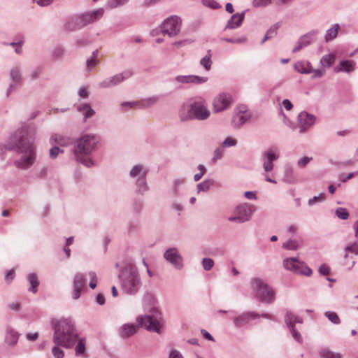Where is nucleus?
<instances>
[{
  "label": "nucleus",
  "mask_w": 358,
  "mask_h": 358,
  "mask_svg": "<svg viewBox=\"0 0 358 358\" xmlns=\"http://www.w3.org/2000/svg\"><path fill=\"white\" fill-rule=\"evenodd\" d=\"M132 75L133 72L131 71L127 70L122 71L111 77L105 78L98 83V87L102 89L114 87L122 83L124 80L131 77Z\"/></svg>",
  "instance_id": "13"
},
{
  "label": "nucleus",
  "mask_w": 358,
  "mask_h": 358,
  "mask_svg": "<svg viewBox=\"0 0 358 358\" xmlns=\"http://www.w3.org/2000/svg\"><path fill=\"white\" fill-rule=\"evenodd\" d=\"M20 334L10 329L6 331L5 342L10 346H14L17 344Z\"/></svg>",
  "instance_id": "29"
},
{
  "label": "nucleus",
  "mask_w": 358,
  "mask_h": 358,
  "mask_svg": "<svg viewBox=\"0 0 358 358\" xmlns=\"http://www.w3.org/2000/svg\"><path fill=\"white\" fill-rule=\"evenodd\" d=\"M169 358H183V356L178 350H172L169 354Z\"/></svg>",
  "instance_id": "60"
},
{
  "label": "nucleus",
  "mask_w": 358,
  "mask_h": 358,
  "mask_svg": "<svg viewBox=\"0 0 358 358\" xmlns=\"http://www.w3.org/2000/svg\"><path fill=\"white\" fill-rule=\"evenodd\" d=\"M324 315L333 324H339L341 323V320L336 313L333 311H327Z\"/></svg>",
  "instance_id": "38"
},
{
  "label": "nucleus",
  "mask_w": 358,
  "mask_h": 358,
  "mask_svg": "<svg viewBox=\"0 0 358 358\" xmlns=\"http://www.w3.org/2000/svg\"><path fill=\"white\" fill-rule=\"evenodd\" d=\"M104 10L99 8L92 12L83 13L76 16L71 21L66 24V29L69 30H74L81 29L91 23L95 22L101 19L103 15Z\"/></svg>",
  "instance_id": "7"
},
{
  "label": "nucleus",
  "mask_w": 358,
  "mask_h": 358,
  "mask_svg": "<svg viewBox=\"0 0 358 358\" xmlns=\"http://www.w3.org/2000/svg\"><path fill=\"white\" fill-rule=\"evenodd\" d=\"M159 100L158 96H151L148 99L138 101V105L141 108H148L156 103Z\"/></svg>",
  "instance_id": "36"
},
{
  "label": "nucleus",
  "mask_w": 358,
  "mask_h": 358,
  "mask_svg": "<svg viewBox=\"0 0 358 358\" xmlns=\"http://www.w3.org/2000/svg\"><path fill=\"white\" fill-rule=\"evenodd\" d=\"M214 184V181L213 180H206L200 182L197 185L198 192H208L210 187Z\"/></svg>",
  "instance_id": "35"
},
{
  "label": "nucleus",
  "mask_w": 358,
  "mask_h": 358,
  "mask_svg": "<svg viewBox=\"0 0 358 358\" xmlns=\"http://www.w3.org/2000/svg\"><path fill=\"white\" fill-rule=\"evenodd\" d=\"M355 62L351 60H342L340 62L339 64H338L334 68V71L336 73L338 72H345L350 73L355 71Z\"/></svg>",
  "instance_id": "24"
},
{
  "label": "nucleus",
  "mask_w": 358,
  "mask_h": 358,
  "mask_svg": "<svg viewBox=\"0 0 358 358\" xmlns=\"http://www.w3.org/2000/svg\"><path fill=\"white\" fill-rule=\"evenodd\" d=\"M282 248L289 250H296L298 248V244L296 241L289 240L282 244Z\"/></svg>",
  "instance_id": "44"
},
{
  "label": "nucleus",
  "mask_w": 358,
  "mask_h": 358,
  "mask_svg": "<svg viewBox=\"0 0 358 358\" xmlns=\"http://www.w3.org/2000/svg\"><path fill=\"white\" fill-rule=\"evenodd\" d=\"M336 216L341 220H347L349 217V213L346 208H338L336 210Z\"/></svg>",
  "instance_id": "42"
},
{
  "label": "nucleus",
  "mask_w": 358,
  "mask_h": 358,
  "mask_svg": "<svg viewBox=\"0 0 358 358\" xmlns=\"http://www.w3.org/2000/svg\"><path fill=\"white\" fill-rule=\"evenodd\" d=\"M118 278L121 289L127 294L135 295L142 286L137 268L132 264H126L120 271Z\"/></svg>",
  "instance_id": "5"
},
{
  "label": "nucleus",
  "mask_w": 358,
  "mask_h": 358,
  "mask_svg": "<svg viewBox=\"0 0 358 358\" xmlns=\"http://www.w3.org/2000/svg\"><path fill=\"white\" fill-rule=\"evenodd\" d=\"M60 152H63V150L59 147L55 146L50 150V157L51 159H55Z\"/></svg>",
  "instance_id": "55"
},
{
  "label": "nucleus",
  "mask_w": 358,
  "mask_h": 358,
  "mask_svg": "<svg viewBox=\"0 0 358 358\" xmlns=\"http://www.w3.org/2000/svg\"><path fill=\"white\" fill-rule=\"evenodd\" d=\"M35 136L36 132L33 128L23 126L9 137L4 147L8 150H15L21 155L14 162L17 168L27 169L34 163L36 157Z\"/></svg>",
  "instance_id": "1"
},
{
  "label": "nucleus",
  "mask_w": 358,
  "mask_h": 358,
  "mask_svg": "<svg viewBox=\"0 0 358 358\" xmlns=\"http://www.w3.org/2000/svg\"><path fill=\"white\" fill-rule=\"evenodd\" d=\"M237 144V141L233 138L227 137L225 140L222 143V146L223 148L232 147L235 146Z\"/></svg>",
  "instance_id": "52"
},
{
  "label": "nucleus",
  "mask_w": 358,
  "mask_h": 358,
  "mask_svg": "<svg viewBox=\"0 0 358 358\" xmlns=\"http://www.w3.org/2000/svg\"><path fill=\"white\" fill-rule=\"evenodd\" d=\"M89 275L91 278V281L89 284V286L91 289H94L96 286V273L93 271L89 273Z\"/></svg>",
  "instance_id": "57"
},
{
  "label": "nucleus",
  "mask_w": 358,
  "mask_h": 358,
  "mask_svg": "<svg viewBox=\"0 0 358 358\" xmlns=\"http://www.w3.org/2000/svg\"><path fill=\"white\" fill-rule=\"evenodd\" d=\"M320 355L321 358H342L341 354L335 353L328 349H322L320 352Z\"/></svg>",
  "instance_id": "37"
},
{
  "label": "nucleus",
  "mask_w": 358,
  "mask_h": 358,
  "mask_svg": "<svg viewBox=\"0 0 358 358\" xmlns=\"http://www.w3.org/2000/svg\"><path fill=\"white\" fill-rule=\"evenodd\" d=\"M78 338V334L74 323L70 319H62L54 326L52 341L54 344L62 348H73Z\"/></svg>",
  "instance_id": "4"
},
{
  "label": "nucleus",
  "mask_w": 358,
  "mask_h": 358,
  "mask_svg": "<svg viewBox=\"0 0 358 358\" xmlns=\"http://www.w3.org/2000/svg\"><path fill=\"white\" fill-rule=\"evenodd\" d=\"M86 341L85 338H78L75 344L76 355L78 357H84L86 352L85 348Z\"/></svg>",
  "instance_id": "30"
},
{
  "label": "nucleus",
  "mask_w": 358,
  "mask_h": 358,
  "mask_svg": "<svg viewBox=\"0 0 358 358\" xmlns=\"http://www.w3.org/2000/svg\"><path fill=\"white\" fill-rule=\"evenodd\" d=\"M319 272L320 274L327 275L330 274V268L326 264H322L319 268Z\"/></svg>",
  "instance_id": "58"
},
{
  "label": "nucleus",
  "mask_w": 358,
  "mask_h": 358,
  "mask_svg": "<svg viewBox=\"0 0 358 358\" xmlns=\"http://www.w3.org/2000/svg\"><path fill=\"white\" fill-rule=\"evenodd\" d=\"M252 288L256 292L257 296L262 302L271 303L274 300V292L262 280L254 278L252 280Z\"/></svg>",
  "instance_id": "10"
},
{
  "label": "nucleus",
  "mask_w": 358,
  "mask_h": 358,
  "mask_svg": "<svg viewBox=\"0 0 358 358\" xmlns=\"http://www.w3.org/2000/svg\"><path fill=\"white\" fill-rule=\"evenodd\" d=\"M251 117V113L244 107L239 110L233 117L231 123L235 128H240L246 123Z\"/></svg>",
  "instance_id": "23"
},
{
  "label": "nucleus",
  "mask_w": 358,
  "mask_h": 358,
  "mask_svg": "<svg viewBox=\"0 0 358 358\" xmlns=\"http://www.w3.org/2000/svg\"><path fill=\"white\" fill-rule=\"evenodd\" d=\"M86 279L82 273H77L73 279L72 296L73 299L80 298L82 291L85 288Z\"/></svg>",
  "instance_id": "22"
},
{
  "label": "nucleus",
  "mask_w": 358,
  "mask_h": 358,
  "mask_svg": "<svg viewBox=\"0 0 358 358\" xmlns=\"http://www.w3.org/2000/svg\"><path fill=\"white\" fill-rule=\"evenodd\" d=\"M210 110L208 109L205 101H196L190 105L187 113L185 114L180 112V117L182 121L196 119L198 120H204L209 117Z\"/></svg>",
  "instance_id": "8"
},
{
  "label": "nucleus",
  "mask_w": 358,
  "mask_h": 358,
  "mask_svg": "<svg viewBox=\"0 0 358 358\" xmlns=\"http://www.w3.org/2000/svg\"><path fill=\"white\" fill-rule=\"evenodd\" d=\"M282 105L287 110H290L293 108L292 103L288 99H284L282 101Z\"/></svg>",
  "instance_id": "64"
},
{
  "label": "nucleus",
  "mask_w": 358,
  "mask_h": 358,
  "mask_svg": "<svg viewBox=\"0 0 358 358\" xmlns=\"http://www.w3.org/2000/svg\"><path fill=\"white\" fill-rule=\"evenodd\" d=\"M285 322L291 331L292 336L294 339L298 343L302 342V337L300 333L296 329L295 324L296 323L302 324L303 320L302 318L296 316L293 313L290 312H287L285 315Z\"/></svg>",
  "instance_id": "15"
},
{
  "label": "nucleus",
  "mask_w": 358,
  "mask_h": 358,
  "mask_svg": "<svg viewBox=\"0 0 358 358\" xmlns=\"http://www.w3.org/2000/svg\"><path fill=\"white\" fill-rule=\"evenodd\" d=\"M355 174V173L352 172V173H348L346 176L341 175L339 176V178L341 182H346L348 180L354 177Z\"/></svg>",
  "instance_id": "62"
},
{
  "label": "nucleus",
  "mask_w": 358,
  "mask_h": 358,
  "mask_svg": "<svg viewBox=\"0 0 358 358\" xmlns=\"http://www.w3.org/2000/svg\"><path fill=\"white\" fill-rule=\"evenodd\" d=\"M60 345H55L52 348V353L55 358H63L64 356V351L59 348Z\"/></svg>",
  "instance_id": "41"
},
{
  "label": "nucleus",
  "mask_w": 358,
  "mask_h": 358,
  "mask_svg": "<svg viewBox=\"0 0 358 358\" xmlns=\"http://www.w3.org/2000/svg\"><path fill=\"white\" fill-rule=\"evenodd\" d=\"M256 207L250 203H244L236 206L233 210V215L228 220L236 224H243L250 220Z\"/></svg>",
  "instance_id": "9"
},
{
  "label": "nucleus",
  "mask_w": 358,
  "mask_h": 358,
  "mask_svg": "<svg viewBox=\"0 0 358 358\" xmlns=\"http://www.w3.org/2000/svg\"><path fill=\"white\" fill-rule=\"evenodd\" d=\"M78 95L83 98V99H87L88 98L89 96V92L87 90V87H82L79 89L78 90Z\"/></svg>",
  "instance_id": "59"
},
{
  "label": "nucleus",
  "mask_w": 358,
  "mask_h": 358,
  "mask_svg": "<svg viewBox=\"0 0 358 358\" xmlns=\"http://www.w3.org/2000/svg\"><path fill=\"white\" fill-rule=\"evenodd\" d=\"M245 17V12L241 13H236L233 15L231 18L228 20L227 24L226 25V29H233L239 27Z\"/></svg>",
  "instance_id": "25"
},
{
  "label": "nucleus",
  "mask_w": 358,
  "mask_h": 358,
  "mask_svg": "<svg viewBox=\"0 0 358 358\" xmlns=\"http://www.w3.org/2000/svg\"><path fill=\"white\" fill-rule=\"evenodd\" d=\"M184 182H185L184 179H182V178H178L173 181V193L175 195L178 194L179 188L180 186H182L184 184Z\"/></svg>",
  "instance_id": "47"
},
{
  "label": "nucleus",
  "mask_w": 358,
  "mask_h": 358,
  "mask_svg": "<svg viewBox=\"0 0 358 358\" xmlns=\"http://www.w3.org/2000/svg\"><path fill=\"white\" fill-rule=\"evenodd\" d=\"M326 196L324 193H320L318 196H315L308 201L309 206H313L317 203H321L325 201Z\"/></svg>",
  "instance_id": "39"
},
{
  "label": "nucleus",
  "mask_w": 358,
  "mask_h": 358,
  "mask_svg": "<svg viewBox=\"0 0 358 358\" xmlns=\"http://www.w3.org/2000/svg\"><path fill=\"white\" fill-rule=\"evenodd\" d=\"M148 172V167L141 164H135L129 171V176L134 181L136 193L138 194L143 195L149 190L147 182Z\"/></svg>",
  "instance_id": "6"
},
{
  "label": "nucleus",
  "mask_w": 358,
  "mask_h": 358,
  "mask_svg": "<svg viewBox=\"0 0 358 358\" xmlns=\"http://www.w3.org/2000/svg\"><path fill=\"white\" fill-rule=\"evenodd\" d=\"M272 0H253L252 4L255 7H265L271 3Z\"/></svg>",
  "instance_id": "54"
},
{
  "label": "nucleus",
  "mask_w": 358,
  "mask_h": 358,
  "mask_svg": "<svg viewBox=\"0 0 358 358\" xmlns=\"http://www.w3.org/2000/svg\"><path fill=\"white\" fill-rule=\"evenodd\" d=\"M98 64V60L94 58H88L86 60L87 71L90 72L92 69Z\"/></svg>",
  "instance_id": "53"
},
{
  "label": "nucleus",
  "mask_w": 358,
  "mask_h": 358,
  "mask_svg": "<svg viewBox=\"0 0 358 358\" xmlns=\"http://www.w3.org/2000/svg\"><path fill=\"white\" fill-rule=\"evenodd\" d=\"M202 3L207 7L212 9H217L221 8V6L215 0H202Z\"/></svg>",
  "instance_id": "48"
},
{
  "label": "nucleus",
  "mask_w": 358,
  "mask_h": 358,
  "mask_svg": "<svg viewBox=\"0 0 358 358\" xmlns=\"http://www.w3.org/2000/svg\"><path fill=\"white\" fill-rule=\"evenodd\" d=\"M208 78L195 75H178L174 78L173 81L178 84H202L207 81Z\"/></svg>",
  "instance_id": "18"
},
{
  "label": "nucleus",
  "mask_w": 358,
  "mask_h": 358,
  "mask_svg": "<svg viewBox=\"0 0 358 358\" xmlns=\"http://www.w3.org/2000/svg\"><path fill=\"white\" fill-rule=\"evenodd\" d=\"M345 251L346 252H355L356 254H358V248H357V244L354 243V244L348 245L345 248Z\"/></svg>",
  "instance_id": "61"
},
{
  "label": "nucleus",
  "mask_w": 358,
  "mask_h": 358,
  "mask_svg": "<svg viewBox=\"0 0 358 358\" xmlns=\"http://www.w3.org/2000/svg\"><path fill=\"white\" fill-rule=\"evenodd\" d=\"M66 139L64 138L62 135L60 134H54L50 138V141L55 142L56 143H58L61 145H65L67 144Z\"/></svg>",
  "instance_id": "40"
},
{
  "label": "nucleus",
  "mask_w": 358,
  "mask_h": 358,
  "mask_svg": "<svg viewBox=\"0 0 358 358\" xmlns=\"http://www.w3.org/2000/svg\"><path fill=\"white\" fill-rule=\"evenodd\" d=\"M313 160V158L311 157H303L300 158L297 162V166L303 169L305 168L308 163H310Z\"/></svg>",
  "instance_id": "46"
},
{
  "label": "nucleus",
  "mask_w": 358,
  "mask_h": 358,
  "mask_svg": "<svg viewBox=\"0 0 358 358\" xmlns=\"http://www.w3.org/2000/svg\"><path fill=\"white\" fill-rule=\"evenodd\" d=\"M339 29V24H334L331 28L327 29L324 36L325 41L329 42L335 39L338 36Z\"/></svg>",
  "instance_id": "31"
},
{
  "label": "nucleus",
  "mask_w": 358,
  "mask_h": 358,
  "mask_svg": "<svg viewBox=\"0 0 358 358\" xmlns=\"http://www.w3.org/2000/svg\"><path fill=\"white\" fill-rule=\"evenodd\" d=\"M128 0H108V6L110 8H115L124 5Z\"/></svg>",
  "instance_id": "43"
},
{
  "label": "nucleus",
  "mask_w": 358,
  "mask_h": 358,
  "mask_svg": "<svg viewBox=\"0 0 358 358\" xmlns=\"http://www.w3.org/2000/svg\"><path fill=\"white\" fill-rule=\"evenodd\" d=\"M41 73V69L39 67H36L31 71L29 73V77L31 80H37Z\"/></svg>",
  "instance_id": "50"
},
{
  "label": "nucleus",
  "mask_w": 358,
  "mask_h": 358,
  "mask_svg": "<svg viewBox=\"0 0 358 358\" xmlns=\"http://www.w3.org/2000/svg\"><path fill=\"white\" fill-rule=\"evenodd\" d=\"M258 314L255 312H244L236 316L233 320L236 328H241L248 324L252 320L257 318Z\"/></svg>",
  "instance_id": "21"
},
{
  "label": "nucleus",
  "mask_w": 358,
  "mask_h": 358,
  "mask_svg": "<svg viewBox=\"0 0 358 358\" xmlns=\"http://www.w3.org/2000/svg\"><path fill=\"white\" fill-rule=\"evenodd\" d=\"M10 78L11 82L20 85L22 81V69L20 66H13L10 70Z\"/></svg>",
  "instance_id": "26"
},
{
  "label": "nucleus",
  "mask_w": 358,
  "mask_h": 358,
  "mask_svg": "<svg viewBox=\"0 0 358 358\" xmlns=\"http://www.w3.org/2000/svg\"><path fill=\"white\" fill-rule=\"evenodd\" d=\"M211 50H208L207 52V55H205L200 60V64L206 70L209 71L211 68L212 65V61H211Z\"/></svg>",
  "instance_id": "34"
},
{
  "label": "nucleus",
  "mask_w": 358,
  "mask_h": 358,
  "mask_svg": "<svg viewBox=\"0 0 358 358\" xmlns=\"http://www.w3.org/2000/svg\"><path fill=\"white\" fill-rule=\"evenodd\" d=\"M18 85L10 83L6 90V97L9 96L11 92L16 88Z\"/></svg>",
  "instance_id": "63"
},
{
  "label": "nucleus",
  "mask_w": 358,
  "mask_h": 358,
  "mask_svg": "<svg viewBox=\"0 0 358 358\" xmlns=\"http://www.w3.org/2000/svg\"><path fill=\"white\" fill-rule=\"evenodd\" d=\"M137 324L127 323L122 325L118 333L121 338H127L137 333L140 327L146 330L161 334L164 326L162 313L157 310H153L150 314L137 317Z\"/></svg>",
  "instance_id": "2"
},
{
  "label": "nucleus",
  "mask_w": 358,
  "mask_h": 358,
  "mask_svg": "<svg viewBox=\"0 0 358 358\" xmlns=\"http://www.w3.org/2000/svg\"><path fill=\"white\" fill-rule=\"evenodd\" d=\"M28 280L30 283V287H29V291L33 293H36L38 289L37 287L39 285V281L38 279V276L36 273H31L28 275Z\"/></svg>",
  "instance_id": "32"
},
{
  "label": "nucleus",
  "mask_w": 358,
  "mask_h": 358,
  "mask_svg": "<svg viewBox=\"0 0 358 358\" xmlns=\"http://www.w3.org/2000/svg\"><path fill=\"white\" fill-rule=\"evenodd\" d=\"M223 40L230 43H243L247 41V38L245 37L238 38H225Z\"/></svg>",
  "instance_id": "56"
},
{
  "label": "nucleus",
  "mask_w": 358,
  "mask_h": 358,
  "mask_svg": "<svg viewBox=\"0 0 358 358\" xmlns=\"http://www.w3.org/2000/svg\"><path fill=\"white\" fill-rule=\"evenodd\" d=\"M317 30H312L306 33V34L301 36L299 38L295 47L293 48L292 52H299L302 48L309 45L315 40V38L317 36Z\"/></svg>",
  "instance_id": "19"
},
{
  "label": "nucleus",
  "mask_w": 358,
  "mask_h": 358,
  "mask_svg": "<svg viewBox=\"0 0 358 358\" xmlns=\"http://www.w3.org/2000/svg\"><path fill=\"white\" fill-rule=\"evenodd\" d=\"M76 108L78 111L83 113L84 121L91 118L95 114L94 110L88 103L78 105Z\"/></svg>",
  "instance_id": "27"
},
{
  "label": "nucleus",
  "mask_w": 358,
  "mask_h": 358,
  "mask_svg": "<svg viewBox=\"0 0 358 358\" xmlns=\"http://www.w3.org/2000/svg\"><path fill=\"white\" fill-rule=\"evenodd\" d=\"M202 266L205 271H210L214 266V261L211 258H203Z\"/></svg>",
  "instance_id": "45"
},
{
  "label": "nucleus",
  "mask_w": 358,
  "mask_h": 358,
  "mask_svg": "<svg viewBox=\"0 0 358 358\" xmlns=\"http://www.w3.org/2000/svg\"><path fill=\"white\" fill-rule=\"evenodd\" d=\"M165 259L170 262L177 269L182 268V258L176 248L168 249L164 252Z\"/></svg>",
  "instance_id": "20"
},
{
  "label": "nucleus",
  "mask_w": 358,
  "mask_h": 358,
  "mask_svg": "<svg viewBox=\"0 0 358 358\" xmlns=\"http://www.w3.org/2000/svg\"><path fill=\"white\" fill-rule=\"evenodd\" d=\"M224 150L222 148H217L213 153V157L212 160L216 162L217 160L221 159L224 155Z\"/></svg>",
  "instance_id": "51"
},
{
  "label": "nucleus",
  "mask_w": 358,
  "mask_h": 358,
  "mask_svg": "<svg viewBox=\"0 0 358 358\" xmlns=\"http://www.w3.org/2000/svg\"><path fill=\"white\" fill-rule=\"evenodd\" d=\"M279 157L273 148H270L268 150L264 152L262 155V166L264 171V175L265 176V180L267 182L276 184V180L271 178L268 176V173L271 172L273 169V162L277 160Z\"/></svg>",
  "instance_id": "11"
},
{
  "label": "nucleus",
  "mask_w": 358,
  "mask_h": 358,
  "mask_svg": "<svg viewBox=\"0 0 358 358\" xmlns=\"http://www.w3.org/2000/svg\"><path fill=\"white\" fill-rule=\"evenodd\" d=\"M232 103L231 94L228 93H220L217 95L213 102V110L215 113H220L227 110Z\"/></svg>",
  "instance_id": "16"
},
{
  "label": "nucleus",
  "mask_w": 358,
  "mask_h": 358,
  "mask_svg": "<svg viewBox=\"0 0 358 358\" xmlns=\"http://www.w3.org/2000/svg\"><path fill=\"white\" fill-rule=\"evenodd\" d=\"M335 59V55L330 53L322 56L320 59V63L324 67H330L334 63Z\"/></svg>",
  "instance_id": "33"
},
{
  "label": "nucleus",
  "mask_w": 358,
  "mask_h": 358,
  "mask_svg": "<svg viewBox=\"0 0 358 358\" xmlns=\"http://www.w3.org/2000/svg\"><path fill=\"white\" fill-rule=\"evenodd\" d=\"M283 266L287 270L295 273H300L306 276H310L312 274V270L296 257L285 259L283 261Z\"/></svg>",
  "instance_id": "12"
},
{
  "label": "nucleus",
  "mask_w": 358,
  "mask_h": 358,
  "mask_svg": "<svg viewBox=\"0 0 358 358\" xmlns=\"http://www.w3.org/2000/svg\"><path fill=\"white\" fill-rule=\"evenodd\" d=\"M100 137L93 134H85L77 138L73 147V152L76 161L86 167L95 166L90 155L98 149Z\"/></svg>",
  "instance_id": "3"
},
{
  "label": "nucleus",
  "mask_w": 358,
  "mask_h": 358,
  "mask_svg": "<svg viewBox=\"0 0 358 358\" xmlns=\"http://www.w3.org/2000/svg\"><path fill=\"white\" fill-rule=\"evenodd\" d=\"M294 69L297 72L303 74H309L313 71L310 63L304 61L296 62L294 64Z\"/></svg>",
  "instance_id": "28"
},
{
  "label": "nucleus",
  "mask_w": 358,
  "mask_h": 358,
  "mask_svg": "<svg viewBox=\"0 0 358 358\" xmlns=\"http://www.w3.org/2000/svg\"><path fill=\"white\" fill-rule=\"evenodd\" d=\"M181 20L178 16H171L166 19L161 25V31L163 34H168L170 37L176 36L180 30Z\"/></svg>",
  "instance_id": "14"
},
{
  "label": "nucleus",
  "mask_w": 358,
  "mask_h": 358,
  "mask_svg": "<svg viewBox=\"0 0 358 358\" xmlns=\"http://www.w3.org/2000/svg\"><path fill=\"white\" fill-rule=\"evenodd\" d=\"M299 124V132L304 133L309 129L315 122V117L306 111L301 112L297 117Z\"/></svg>",
  "instance_id": "17"
},
{
  "label": "nucleus",
  "mask_w": 358,
  "mask_h": 358,
  "mask_svg": "<svg viewBox=\"0 0 358 358\" xmlns=\"http://www.w3.org/2000/svg\"><path fill=\"white\" fill-rule=\"evenodd\" d=\"M279 28V23H275L273 26H271L268 30L266 31V34L269 36L270 38H273L277 35L278 29Z\"/></svg>",
  "instance_id": "49"
}]
</instances>
